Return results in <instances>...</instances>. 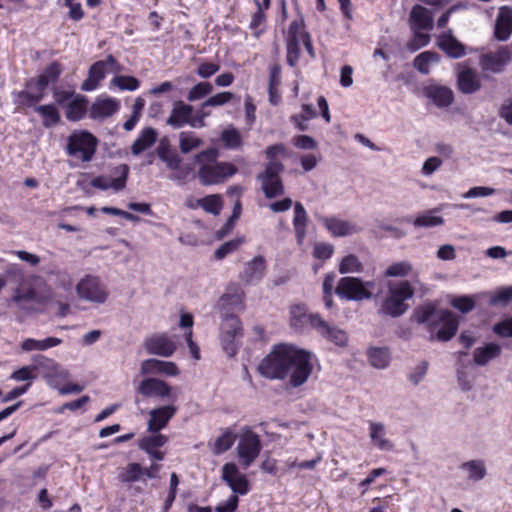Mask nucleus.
Wrapping results in <instances>:
<instances>
[{"label": "nucleus", "instance_id": "nucleus-1", "mask_svg": "<svg viewBox=\"0 0 512 512\" xmlns=\"http://www.w3.org/2000/svg\"><path fill=\"white\" fill-rule=\"evenodd\" d=\"M413 296L414 289L409 281L391 282L388 285L387 295L381 303L379 312L392 318H398L406 313L409 308L406 301Z\"/></svg>", "mask_w": 512, "mask_h": 512}, {"label": "nucleus", "instance_id": "nucleus-2", "mask_svg": "<svg viewBox=\"0 0 512 512\" xmlns=\"http://www.w3.org/2000/svg\"><path fill=\"white\" fill-rule=\"evenodd\" d=\"M292 344L274 345L271 352L261 361L259 373L267 379L283 380L287 377Z\"/></svg>", "mask_w": 512, "mask_h": 512}, {"label": "nucleus", "instance_id": "nucleus-3", "mask_svg": "<svg viewBox=\"0 0 512 512\" xmlns=\"http://www.w3.org/2000/svg\"><path fill=\"white\" fill-rule=\"evenodd\" d=\"M130 168L125 163L108 165L100 175L93 177L88 185L100 191L121 192L126 187Z\"/></svg>", "mask_w": 512, "mask_h": 512}, {"label": "nucleus", "instance_id": "nucleus-4", "mask_svg": "<svg viewBox=\"0 0 512 512\" xmlns=\"http://www.w3.org/2000/svg\"><path fill=\"white\" fill-rule=\"evenodd\" d=\"M313 354L305 349L292 346V351L287 364V377L292 387L303 385L310 377L313 370Z\"/></svg>", "mask_w": 512, "mask_h": 512}, {"label": "nucleus", "instance_id": "nucleus-5", "mask_svg": "<svg viewBox=\"0 0 512 512\" xmlns=\"http://www.w3.org/2000/svg\"><path fill=\"white\" fill-rule=\"evenodd\" d=\"M135 394V403H139L138 396L160 402H174L176 400L175 389L164 380L156 377L142 379L135 389Z\"/></svg>", "mask_w": 512, "mask_h": 512}, {"label": "nucleus", "instance_id": "nucleus-6", "mask_svg": "<svg viewBox=\"0 0 512 512\" xmlns=\"http://www.w3.org/2000/svg\"><path fill=\"white\" fill-rule=\"evenodd\" d=\"M373 287V281L363 282L357 277H342L338 282L335 293L345 300L361 301L372 297L369 288Z\"/></svg>", "mask_w": 512, "mask_h": 512}, {"label": "nucleus", "instance_id": "nucleus-7", "mask_svg": "<svg viewBox=\"0 0 512 512\" xmlns=\"http://www.w3.org/2000/svg\"><path fill=\"white\" fill-rule=\"evenodd\" d=\"M284 170L282 162H268L266 169L257 178L267 199L282 196L285 192L280 173Z\"/></svg>", "mask_w": 512, "mask_h": 512}, {"label": "nucleus", "instance_id": "nucleus-8", "mask_svg": "<svg viewBox=\"0 0 512 512\" xmlns=\"http://www.w3.org/2000/svg\"><path fill=\"white\" fill-rule=\"evenodd\" d=\"M198 178L203 185L218 184L233 176L237 168L231 162H198Z\"/></svg>", "mask_w": 512, "mask_h": 512}, {"label": "nucleus", "instance_id": "nucleus-9", "mask_svg": "<svg viewBox=\"0 0 512 512\" xmlns=\"http://www.w3.org/2000/svg\"><path fill=\"white\" fill-rule=\"evenodd\" d=\"M97 146V139L87 131H74L68 138V153L81 160H91Z\"/></svg>", "mask_w": 512, "mask_h": 512}, {"label": "nucleus", "instance_id": "nucleus-10", "mask_svg": "<svg viewBox=\"0 0 512 512\" xmlns=\"http://www.w3.org/2000/svg\"><path fill=\"white\" fill-rule=\"evenodd\" d=\"M120 71L121 66L117 63L116 59L112 55H108L104 60L97 61L90 67L88 77L81 85V90L86 92L94 91L106 77L107 73H119Z\"/></svg>", "mask_w": 512, "mask_h": 512}, {"label": "nucleus", "instance_id": "nucleus-11", "mask_svg": "<svg viewBox=\"0 0 512 512\" xmlns=\"http://www.w3.org/2000/svg\"><path fill=\"white\" fill-rule=\"evenodd\" d=\"M221 343L223 350L229 357H233L237 353V345L235 343L238 337L242 336V327L240 319L235 315H221Z\"/></svg>", "mask_w": 512, "mask_h": 512}, {"label": "nucleus", "instance_id": "nucleus-12", "mask_svg": "<svg viewBox=\"0 0 512 512\" xmlns=\"http://www.w3.org/2000/svg\"><path fill=\"white\" fill-rule=\"evenodd\" d=\"M262 450L260 436L250 429H246L240 436L237 445V454L242 465L248 468L259 456Z\"/></svg>", "mask_w": 512, "mask_h": 512}, {"label": "nucleus", "instance_id": "nucleus-13", "mask_svg": "<svg viewBox=\"0 0 512 512\" xmlns=\"http://www.w3.org/2000/svg\"><path fill=\"white\" fill-rule=\"evenodd\" d=\"M245 294L241 286L237 283H230L226 287L225 293L219 298L216 308L221 315H231L235 311L244 309L243 301Z\"/></svg>", "mask_w": 512, "mask_h": 512}, {"label": "nucleus", "instance_id": "nucleus-14", "mask_svg": "<svg viewBox=\"0 0 512 512\" xmlns=\"http://www.w3.org/2000/svg\"><path fill=\"white\" fill-rule=\"evenodd\" d=\"M76 291L80 298L90 302L102 304L107 299V292L96 276L87 275L77 284Z\"/></svg>", "mask_w": 512, "mask_h": 512}, {"label": "nucleus", "instance_id": "nucleus-15", "mask_svg": "<svg viewBox=\"0 0 512 512\" xmlns=\"http://www.w3.org/2000/svg\"><path fill=\"white\" fill-rule=\"evenodd\" d=\"M221 478L230 487L233 495H246L250 491L247 476L241 473L233 462L225 463L222 466Z\"/></svg>", "mask_w": 512, "mask_h": 512}, {"label": "nucleus", "instance_id": "nucleus-16", "mask_svg": "<svg viewBox=\"0 0 512 512\" xmlns=\"http://www.w3.org/2000/svg\"><path fill=\"white\" fill-rule=\"evenodd\" d=\"M310 325L326 340L334 343L337 346L343 347L346 346L348 341L347 333L336 327L335 325H330L328 322L324 321L318 314H311L310 316Z\"/></svg>", "mask_w": 512, "mask_h": 512}, {"label": "nucleus", "instance_id": "nucleus-17", "mask_svg": "<svg viewBox=\"0 0 512 512\" xmlns=\"http://www.w3.org/2000/svg\"><path fill=\"white\" fill-rule=\"evenodd\" d=\"M177 406L170 403L153 408L149 411V419L147 421V430L150 433H158L166 428L170 420L176 415Z\"/></svg>", "mask_w": 512, "mask_h": 512}, {"label": "nucleus", "instance_id": "nucleus-18", "mask_svg": "<svg viewBox=\"0 0 512 512\" xmlns=\"http://www.w3.org/2000/svg\"><path fill=\"white\" fill-rule=\"evenodd\" d=\"M318 220L333 237H346L362 231L360 226L337 216H319Z\"/></svg>", "mask_w": 512, "mask_h": 512}, {"label": "nucleus", "instance_id": "nucleus-19", "mask_svg": "<svg viewBox=\"0 0 512 512\" xmlns=\"http://www.w3.org/2000/svg\"><path fill=\"white\" fill-rule=\"evenodd\" d=\"M445 309H437L436 304L429 302L416 307L413 311V318L418 324H426L433 339V332L437 328L438 318Z\"/></svg>", "mask_w": 512, "mask_h": 512}, {"label": "nucleus", "instance_id": "nucleus-20", "mask_svg": "<svg viewBox=\"0 0 512 512\" xmlns=\"http://www.w3.org/2000/svg\"><path fill=\"white\" fill-rule=\"evenodd\" d=\"M511 59L508 47H501L496 52L487 53L481 56L480 66L483 71L499 73L508 64Z\"/></svg>", "mask_w": 512, "mask_h": 512}, {"label": "nucleus", "instance_id": "nucleus-21", "mask_svg": "<svg viewBox=\"0 0 512 512\" xmlns=\"http://www.w3.org/2000/svg\"><path fill=\"white\" fill-rule=\"evenodd\" d=\"M145 349L148 354L169 357L176 350V345L165 333H162L147 338Z\"/></svg>", "mask_w": 512, "mask_h": 512}, {"label": "nucleus", "instance_id": "nucleus-22", "mask_svg": "<svg viewBox=\"0 0 512 512\" xmlns=\"http://www.w3.org/2000/svg\"><path fill=\"white\" fill-rule=\"evenodd\" d=\"M423 95L439 108L450 106L454 100L453 91L449 87L436 83L425 86Z\"/></svg>", "mask_w": 512, "mask_h": 512}, {"label": "nucleus", "instance_id": "nucleus-23", "mask_svg": "<svg viewBox=\"0 0 512 512\" xmlns=\"http://www.w3.org/2000/svg\"><path fill=\"white\" fill-rule=\"evenodd\" d=\"M265 272L266 260L263 256L258 255L245 264L240 278L246 285H256L263 279Z\"/></svg>", "mask_w": 512, "mask_h": 512}, {"label": "nucleus", "instance_id": "nucleus-24", "mask_svg": "<svg viewBox=\"0 0 512 512\" xmlns=\"http://www.w3.org/2000/svg\"><path fill=\"white\" fill-rule=\"evenodd\" d=\"M441 315L442 316L438 318L437 322V327H439V329L435 335L433 334V338L446 342L456 335L459 322L457 317L450 310H444Z\"/></svg>", "mask_w": 512, "mask_h": 512}, {"label": "nucleus", "instance_id": "nucleus-25", "mask_svg": "<svg viewBox=\"0 0 512 512\" xmlns=\"http://www.w3.org/2000/svg\"><path fill=\"white\" fill-rule=\"evenodd\" d=\"M197 162H166L167 169L170 171L169 179L178 184H185L198 176L195 164Z\"/></svg>", "mask_w": 512, "mask_h": 512}, {"label": "nucleus", "instance_id": "nucleus-26", "mask_svg": "<svg viewBox=\"0 0 512 512\" xmlns=\"http://www.w3.org/2000/svg\"><path fill=\"white\" fill-rule=\"evenodd\" d=\"M120 108L119 101L111 97H98L90 107L89 116L102 120L115 114Z\"/></svg>", "mask_w": 512, "mask_h": 512}, {"label": "nucleus", "instance_id": "nucleus-27", "mask_svg": "<svg viewBox=\"0 0 512 512\" xmlns=\"http://www.w3.org/2000/svg\"><path fill=\"white\" fill-rule=\"evenodd\" d=\"M12 301L19 309L24 310L27 313H31L35 311V306L41 303V298L34 288L19 287L15 289Z\"/></svg>", "mask_w": 512, "mask_h": 512}, {"label": "nucleus", "instance_id": "nucleus-28", "mask_svg": "<svg viewBox=\"0 0 512 512\" xmlns=\"http://www.w3.org/2000/svg\"><path fill=\"white\" fill-rule=\"evenodd\" d=\"M369 438L372 445L380 451H393L394 444L386 437V427L381 422L368 421Z\"/></svg>", "mask_w": 512, "mask_h": 512}, {"label": "nucleus", "instance_id": "nucleus-29", "mask_svg": "<svg viewBox=\"0 0 512 512\" xmlns=\"http://www.w3.org/2000/svg\"><path fill=\"white\" fill-rule=\"evenodd\" d=\"M512 34V8L501 7L496 19L494 35L499 41H506Z\"/></svg>", "mask_w": 512, "mask_h": 512}, {"label": "nucleus", "instance_id": "nucleus-30", "mask_svg": "<svg viewBox=\"0 0 512 512\" xmlns=\"http://www.w3.org/2000/svg\"><path fill=\"white\" fill-rule=\"evenodd\" d=\"M437 44L451 58H461L466 54L465 46L454 37L451 30L442 33Z\"/></svg>", "mask_w": 512, "mask_h": 512}, {"label": "nucleus", "instance_id": "nucleus-31", "mask_svg": "<svg viewBox=\"0 0 512 512\" xmlns=\"http://www.w3.org/2000/svg\"><path fill=\"white\" fill-rule=\"evenodd\" d=\"M412 30L430 31L433 28V16L431 12L421 5H415L409 18Z\"/></svg>", "mask_w": 512, "mask_h": 512}, {"label": "nucleus", "instance_id": "nucleus-32", "mask_svg": "<svg viewBox=\"0 0 512 512\" xmlns=\"http://www.w3.org/2000/svg\"><path fill=\"white\" fill-rule=\"evenodd\" d=\"M458 88L464 94H472L478 91L481 87V82L478 74L470 69H462L458 73Z\"/></svg>", "mask_w": 512, "mask_h": 512}, {"label": "nucleus", "instance_id": "nucleus-33", "mask_svg": "<svg viewBox=\"0 0 512 512\" xmlns=\"http://www.w3.org/2000/svg\"><path fill=\"white\" fill-rule=\"evenodd\" d=\"M192 111L193 108L191 105L179 101L174 105L166 122L173 128H181L185 124H189Z\"/></svg>", "mask_w": 512, "mask_h": 512}, {"label": "nucleus", "instance_id": "nucleus-34", "mask_svg": "<svg viewBox=\"0 0 512 512\" xmlns=\"http://www.w3.org/2000/svg\"><path fill=\"white\" fill-rule=\"evenodd\" d=\"M308 216L300 202L294 204L293 227L298 245H302L307 234Z\"/></svg>", "mask_w": 512, "mask_h": 512}, {"label": "nucleus", "instance_id": "nucleus-35", "mask_svg": "<svg viewBox=\"0 0 512 512\" xmlns=\"http://www.w3.org/2000/svg\"><path fill=\"white\" fill-rule=\"evenodd\" d=\"M50 361L45 356L38 354L33 357V365L23 366L15 371H13L10 375V379L21 382V381H33L37 378V374L35 373L39 366L43 365V362Z\"/></svg>", "mask_w": 512, "mask_h": 512}, {"label": "nucleus", "instance_id": "nucleus-36", "mask_svg": "<svg viewBox=\"0 0 512 512\" xmlns=\"http://www.w3.org/2000/svg\"><path fill=\"white\" fill-rule=\"evenodd\" d=\"M156 140V130L151 127L144 128L131 146L132 154L139 156L142 152L152 147Z\"/></svg>", "mask_w": 512, "mask_h": 512}, {"label": "nucleus", "instance_id": "nucleus-37", "mask_svg": "<svg viewBox=\"0 0 512 512\" xmlns=\"http://www.w3.org/2000/svg\"><path fill=\"white\" fill-rule=\"evenodd\" d=\"M502 352L499 344L491 342L483 347H478L473 352L474 363L478 366H484L489 361L497 358Z\"/></svg>", "mask_w": 512, "mask_h": 512}, {"label": "nucleus", "instance_id": "nucleus-38", "mask_svg": "<svg viewBox=\"0 0 512 512\" xmlns=\"http://www.w3.org/2000/svg\"><path fill=\"white\" fill-rule=\"evenodd\" d=\"M440 61V56L434 51H424L417 55L413 61V65L421 74H429L432 67Z\"/></svg>", "mask_w": 512, "mask_h": 512}, {"label": "nucleus", "instance_id": "nucleus-39", "mask_svg": "<svg viewBox=\"0 0 512 512\" xmlns=\"http://www.w3.org/2000/svg\"><path fill=\"white\" fill-rule=\"evenodd\" d=\"M62 343L60 338L56 337H47L42 340H37L34 338H27L21 344V349L25 352L30 351H45L50 348L56 347Z\"/></svg>", "mask_w": 512, "mask_h": 512}, {"label": "nucleus", "instance_id": "nucleus-40", "mask_svg": "<svg viewBox=\"0 0 512 512\" xmlns=\"http://www.w3.org/2000/svg\"><path fill=\"white\" fill-rule=\"evenodd\" d=\"M369 363L376 369H385L389 366L391 355L388 348L372 347L368 350Z\"/></svg>", "mask_w": 512, "mask_h": 512}, {"label": "nucleus", "instance_id": "nucleus-41", "mask_svg": "<svg viewBox=\"0 0 512 512\" xmlns=\"http://www.w3.org/2000/svg\"><path fill=\"white\" fill-rule=\"evenodd\" d=\"M87 101L83 96H76L66 105L65 115L70 121L80 120L86 112Z\"/></svg>", "mask_w": 512, "mask_h": 512}, {"label": "nucleus", "instance_id": "nucleus-42", "mask_svg": "<svg viewBox=\"0 0 512 512\" xmlns=\"http://www.w3.org/2000/svg\"><path fill=\"white\" fill-rule=\"evenodd\" d=\"M440 209L435 208L419 214L413 221L415 227L432 228L444 224L442 216L435 215Z\"/></svg>", "mask_w": 512, "mask_h": 512}, {"label": "nucleus", "instance_id": "nucleus-43", "mask_svg": "<svg viewBox=\"0 0 512 512\" xmlns=\"http://www.w3.org/2000/svg\"><path fill=\"white\" fill-rule=\"evenodd\" d=\"M460 468L468 473V478L474 482L482 480L486 474V466L483 460H470L461 464Z\"/></svg>", "mask_w": 512, "mask_h": 512}, {"label": "nucleus", "instance_id": "nucleus-44", "mask_svg": "<svg viewBox=\"0 0 512 512\" xmlns=\"http://www.w3.org/2000/svg\"><path fill=\"white\" fill-rule=\"evenodd\" d=\"M317 113L311 104H303L302 111L299 114L291 116V122L300 131H306L308 129V121L315 118Z\"/></svg>", "mask_w": 512, "mask_h": 512}, {"label": "nucleus", "instance_id": "nucleus-45", "mask_svg": "<svg viewBox=\"0 0 512 512\" xmlns=\"http://www.w3.org/2000/svg\"><path fill=\"white\" fill-rule=\"evenodd\" d=\"M43 97L44 93L33 87V79H31L27 84V90L20 91L17 94V102L21 105L30 107L40 102Z\"/></svg>", "mask_w": 512, "mask_h": 512}, {"label": "nucleus", "instance_id": "nucleus-46", "mask_svg": "<svg viewBox=\"0 0 512 512\" xmlns=\"http://www.w3.org/2000/svg\"><path fill=\"white\" fill-rule=\"evenodd\" d=\"M236 440L235 433L230 429H225L222 434L215 439L213 446H212V452L215 455H220L228 451L234 444Z\"/></svg>", "mask_w": 512, "mask_h": 512}, {"label": "nucleus", "instance_id": "nucleus-47", "mask_svg": "<svg viewBox=\"0 0 512 512\" xmlns=\"http://www.w3.org/2000/svg\"><path fill=\"white\" fill-rule=\"evenodd\" d=\"M35 111L41 116L45 127L54 126L60 121L59 112L54 105H39L35 107Z\"/></svg>", "mask_w": 512, "mask_h": 512}, {"label": "nucleus", "instance_id": "nucleus-48", "mask_svg": "<svg viewBox=\"0 0 512 512\" xmlns=\"http://www.w3.org/2000/svg\"><path fill=\"white\" fill-rule=\"evenodd\" d=\"M310 316L306 314L304 305H295L290 309V324L295 330L301 331L307 322L310 323Z\"/></svg>", "mask_w": 512, "mask_h": 512}, {"label": "nucleus", "instance_id": "nucleus-49", "mask_svg": "<svg viewBox=\"0 0 512 512\" xmlns=\"http://www.w3.org/2000/svg\"><path fill=\"white\" fill-rule=\"evenodd\" d=\"M202 145V140L193 132H181L179 134V148L183 154H188Z\"/></svg>", "mask_w": 512, "mask_h": 512}, {"label": "nucleus", "instance_id": "nucleus-50", "mask_svg": "<svg viewBox=\"0 0 512 512\" xmlns=\"http://www.w3.org/2000/svg\"><path fill=\"white\" fill-rule=\"evenodd\" d=\"M168 442V437L161 433H152V435L145 436L139 441V448L141 450L158 449Z\"/></svg>", "mask_w": 512, "mask_h": 512}, {"label": "nucleus", "instance_id": "nucleus-51", "mask_svg": "<svg viewBox=\"0 0 512 512\" xmlns=\"http://www.w3.org/2000/svg\"><path fill=\"white\" fill-rule=\"evenodd\" d=\"M338 270L341 274L359 273L363 270V265L356 255L349 254L342 258Z\"/></svg>", "mask_w": 512, "mask_h": 512}, {"label": "nucleus", "instance_id": "nucleus-52", "mask_svg": "<svg viewBox=\"0 0 512 512\" xmlns=\"http://www.w3.org/2000/svg\"><path fill=\"white\" fill-rule=\"evenodd\" d=\"M143 474L144 471L140 464L129 463L125 470L118 475V478L122 483H132L140 480Z\"/></svg>", "mask_w": 512, "mask_h": 512}, {"label": "nucleus", "instance_id": "nucleus-53", "mask_svg": "<svg viewBox=\"0 0 512 512\" xmlns=\"http://www.w3.org/2000/svg\"><path fill=\"white\" fill-rule=\"evenodd\" d=\"M198 204L206 212L211 213L215 216L219 215L222 209V201L219 195H209L200 200Z\"/></svg>", "mask_w": 512, "mask_h": 512}, {"label": "nucleus", "instance_id": "nucleus-54", "mask_svg": "<svg viewBox=\"0 0 512 512\" xmlns=\"http://www.w3.org/2000/svg\"><path fill=\"white\" fill-rule=\"evenodd\" d=\"M110 85L116 86L122 91H135L139 88L140 82L133 76H115Z\"/></svg>", "mask_w": 512, "mask_h": 512}, {"label": "nucleus", "instance_id": "nucleus-55", "mask_svg": "<svg viewBox=\"0 0 512 512\" xmlns=\"http://www.w3.org/2000/svg\"><path fill=\"white\" fill-rule=\"evenodd\" d=\"M221 140L224 145L230 149H238L242 144V139L239 131L233 127H228L223 130Z\"/></svg>", "mask_w": 512, "mask_h": 512}, {"label": "nucleus", "instance_id": "nucleus-56", "mask_svg": "<svg viewBox=\"0 0 512 512\" xmlns=\"http://www.w3.org/2000/svg\"><path fill=\"white\" fill-rule=\"evenodd\" d=\"M413 32V38L407 43V49L410 52H416L430 42V36L424 30H413Z\"/></svg>", "mask_w": 512, "mask_h": 512}, {"label": "nucleus", "instance_id": "nucleus-57", "mask_svg": "<svg viewBox=\"0 0 512 512\" xmlns=\"http://www.w3.org/2000/svg\"><path fill=\"white\" fill-rule=\"evenodd\" d=\"M308 36L309 35L304 31L303 22L294 20L289 25L286 41L302 42L305 40V37Z\"/></svg>", "mask_w": 512, "mask_h": 512}, {"label": "nucleus", "instance_id": "nucleus-58", "mask_svg": "<svg viewBox=\"0 0 512 512\" xmlns=\"http://www.w3.org/2000/svg\"><path fill=\"white\" fill-rule=\"evenodd\" d=\"M450 304L452 307L460 311L461 313H469L475 308V300L472 296L469 295H463V296H457L454 297Z\"/></svg>", "mask_w": 512, "mask_h": 512}, {"label": "nucleus", "instance_id": "nucleus-59", "mask_svg": "<svg viewBox=\"0 0 512 512\" xmlns=\"http://www.w3.org/2000/svg\"><path fill=\"white\" fill-rule=\"evenodd\" d=\"M412 270V265L409 261H400L391 264L385 271L387 277H404L407 276Z\"/></svg>", "mask_w": 512, "mask_h": 512}, {"label": "nucleus", "instance_id": "nucleus-60", "mask_svg": "<svg viewBox=\"0 0 512 512\" xmlns=\"http://www.w3.org/2000/svg\"><path fill=\"white\" fill-rule=\"evenodd\" d=\"M213 91V86L209 82H199L193 86L187 95L189 101H196L209 95Z\"/></svg>", "mask_w": 512, "mask_h": 512}, {"label": "nucleus", "instance_id": "nucleus-61", "mask_svg": "<svg viewBox=\"0 0 512 512\" xmlns=\"http://www.w3.org/2000/svg\"><path fill=\"white\" fill-rule=\"evenodd\" d=\"M334 253V246L330 243H316L313 249V256L319 260H328Z\"/></svg>", "mask_w": 512, "mask_h": 512}, {"label": "nucleus", "instance_id": "nucleus-62", "mask_svg": "<svg viewBox=\"0 0 512 512\" xmlns=\"http://www.w3.org/2000/svg\"><path fill=\"white\" fill-rule=\"evenodd\" d=\"M233 93L229 91L220 92L214 96L209 97L206 101L202 103V107L208 106H222L227 104L233 99Z\"/></svg>", "mask_w": 512, "mask_h": 512}, {"label": "nucleus", "instance_id": "nucleus-63", "mask_svg": "<svg viewBox=\"0 0 512 512\" xmlns=\"http://www.w3.org/2000/svg\"><path fill=\"white\" fill-rule=\"evenodd\" d=\"M241 241L238 239H233L227 241L219 246V248L215 251L214 256L217 260L224 259L227 255L234 252L240 245Z\"/></svg>", "mask_w": 512, "mask_h": 512}, {"label": "nucleus", "instance_id": "nucleus-64", "mask_svg": "<svg viewBox=\"0 0 512 512\" xmlns=\"http://www.w3.org/2000/svg\"><path fill=\"white\" fill-rule=\"evenodd\" d=\"M512 300V286L497 291L490 299L491 305H506Z\"/></svg>", "mask_w": 512, "mask_h": 512}]
</instances>
